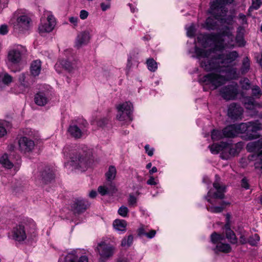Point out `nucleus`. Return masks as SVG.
Here are the masks:
<instances>
[{
  "mask_svg": "<svg viewBox=\"0 0 262 262\" xmlns=\"http://www.w3.org/2000/svg\"><path fill=\"white\" fill-rule=\"evenodd\" d=\"M252 6L250 8L255 10L258 9L262 4V0H251Z\"/></svg>",
  "mask_w": 262,
  "mask_h": 262,
  "instance_id": "nucleus-44",
  "label": "nucleus"
},
{
  "mask_svg": "<svg viewBox=\"0 0 262 262\" xmlns=\"http://www.w3.org/2000/svg\"><path fill=\"white\" fill-rule=\"evenodd\" d=\"M12 77L8 74H5L3 78V82L5 84H8L12 81Z\"/></svg>",
  "mask_w": 262,
  "mask_h": 262,
  "instance_id": "nucleus-48",
  "label": "nucleus"
},
{
  "mask_svg": "<svg viewBox=\"0 0 262 262\" xmlns=\"http://www.w3.org/2000/svg\"><path fill=\"white\" fill-rule=\"evenodd\" d=\"M89 206L88 202L82 199H77L75 200L71 207L76 212L79 213L86 210Z\"/></svg>",
  "mask_w": 262,
  "mask_h": 262,
  "instance_id": "nucleus-18",
  "label": "nucleus"
},
{
  "mask_svg": "<svg viewBox=\"0 0 262 262\" xmlns=\"http://www.w3.org/2000/svg\"><path fill=\"white\" fill-rule=\"evenodd\" d=\"M127 223L124 220H116L113 223L114 228L119 231L124 232L126 230Z\"/></svg>",
  "mask_w": 262,
  "mask_h": 262,
  "instance_id": "nucleus-31",
  "label": "nucleus"
},
{
  "mask_svg": "<svg viewBox=\"0 0 262 262\" xmlns=\"http://www.w3.org/2000/svg\"><path fill=\"white\" fill-rule=\"evenodd\" d=\"M242 84V87L243 89L248 90L250 87L249 81L248 79H244Z\"/></svg>",
  "mask_w": 262,
  "mask_h": 262,
  "instance_id": "nucleus-51",
  "label": "nucleus"
},
{
  "mask_svg": "<svg viewBox=\"0 0 262 262\" xmlns=\"http://www.w3.org/2000/svg\"><path fill=\"white\" fill-rule=\"evenodd\" d=\"M224 239V236L223 235L217 234L216 232H213L211 235V242L214 244H217L219 242H222Z\"/></svg>",
  "mask_w": 262,
  "mask_h": 262,
  "instance_id": "nucleus-38",
  "label": "nucleus"
},
{
  "mask_svg": "<svg viewBox=\"0 0 262 262\" xmlns=\"http://www.w3.org/2000/svg\"><path fill=\"white\" fill-rule=\"evenodd\" d=\"M260 238L257 234H254L250 236L248 240V243L252 246H256L259 241Z\"/></svg>",
  "mask_w": 262,
  "mask_h": 262,
  "instance_id": "nucleus-40",
  "label": "nucleus"
},
{
  "mask_svg": "<svg viewBox=\"0 0 262 262\" xmlns=\"http://www.w3.org/2000/svg\"><path fill=\"white\" fill-rule=\"evenodd\" d=\"M44 15L47 16V18H41L38 27L39 33L41 35L51 32L56 25L55 18L50 13L47 12Z\"/></svg>",
  "mask_w": 262,
  "mask_h": 262,
  "instance_id": "nucleus-8",
  "label": "nucleus"
},
{
  "mask_svg": "<svg viewBox=\"0 0 262 262\" xmlns=\"http://www.w3.org/2000/svg\"><path fill=\"white\" fill-rule=\"evenodd\" d=\"M223 130L221 131L217 129H213L211 133V138L213 141H218L224 138Z\"/></svg>",
  "mask_w": 262,
  "mask_h": 262,
  "instance_id": "nucleus-36",
  "label": "nucleus"
},
{
  "mask_svg": "<svg viewBox=\"0 0 262 262\" xmlns=\"http://www.w3.org/2000/svg\"><path fill=\"white\" fill-rule=\"evenodd\" d=\"M61 67L68 71H71L73 68L71 62L67 60H59L55 65V70L58 73L62 72Z\"/></svg>",
  "mask_w": 262,
  "mask_h": 262,
  "instance_id": "nucleus-23",
  "label": "nucleus"
},
{
  "mask_svg": "<svg viewBox=\"0 0 262 262\" xmlns=\"http://www.w3.org/2000/svg\"><path fill=\"white\" fill-rule=\"evenodd\" d=\"M63 152L66 156H69L71 161L70 165L74 169L84 171L88 166V160L86 154L84 151L72 149L69 150L68 147L63 149Z\"/></svg>",
  "mask_w": 262,
  "mask_h": 262,
  "instance_id": "nucleus-2",
  "label": "nucleus"
},
{
  "mask_svg": "<svg viewBox=\"0 0 262 262\" xmlns=\"http://www.w3.org/2000/svg\"><path fill=\"white\" fill-rule=\"evenodd\" d=\"M98 191L102 195H104L107 194H112L116 191V189L114 185H111L110 187L106 186H99Z\"/></svg>",
  "mask_w": 262,
  "mask_h": 262,
  "instance_id": "nucleus-30",
  "label": "nucleus"
},
{
  "mask_svg": "<svg viewBox=\"0 0 262 262\" xmlns=\"http://www.w3.org/2000/svg\"><path fill=\"white\" fill-rule=\"evenodd\" d=\"M216 17H208L207 18L205 22V27L208 30H214L216 28L217 19Z\"/></svg>",
  "mask_w": 262,
  "mask_h": 262,
  "instance_id": "nucleus-34",
  "label": "nucleus"
},
{
  "mask_svg": "<svg viewBox=\"0 0 262 262\" xmlns=\"http://www.w3.org/2000/svg\"><path fill=\"white\" fill-rule=\"evenodd\" d=\"M148 69L152 72H155L158 68L157 62L153 58L148 59L146 61Z\"/></svg>",
  "mask_w": 262,
  "mask_h": 262,
  "instance_id": "nucleus-39",
  "label": "nucleus"
},
{
  "mask_svg": "<svg viewBox=\"0 0 262 262\" xmlns=\"http://www.w3.org/2000/svg\"><path fill=\"white\" fill-rule=\"evenodd\" d=\"M239 242L241 244H245L248 243V240L244 234H241L239 237Z\"/></svg>",
  "mask_w": 262,
  "mask_h": 262,
  "instance_id": "nucleus-59",
  "label": "nucleus"
},
{
  "mask_svg": "<svg viewBox=\"0 0 262 262\" xmlns=\"http://www.w3.org/2000/svg\"><path fill=\"white\" fill-rule=\"evenodd\" d=\"M30 26L31 19L26 15H22L18 17L16 24L14 25V29L23 32L28 30Z\"/></svg>",
  "mask_w": 262,
  "mask_h": 262,
  "instance_id": "nucleus-14",
  "label": "nucleus"
},
{
  "mask_svg": "<svg viewBox=\"0 0 262 262\" xmlns=\"http://www.w3.org/2000/svg\"><path fill=\"white\" fill-rule=\"evenodd\" d=\"M197 40L204 48H211L209 50L195 48V53L200 60L201 67L206 71L215 72L208 74L200 79L204 85H209L211 90L216 89L230 80L238 78L240 73L244 74L249 71L250 63L248 57L244 58L239 71L234 67V61L239 57L237 51L217 55L215 53L216 51L234 47V36L229 28L221 34H201Z\"/></svg>",
  "mask_w": 262,
  "mask_h": 262,
  "instance_id": "nucleus-1",
  "label": "nucleus"
},
{
  "mask_svg": "<svg viewBox=\"0 0 262 262\" xmlns=\"http://www.w3.org/2000/svg\"><path fill=\"white\" fill-rule=\"evenodd\" d=\"M134 237L132 235H129L127 237H124L122 241L121 245L122 247L128 248L133 244Z\"/></svg>",
  "mask_w": 262,
  "mask_h": 262,
  "instance_id": "nucleus-37",
  "label": "nucleus"
},
{
  "mask_svg": "<svg viewBox=\"0 0 262 262\" xmlns=\"http://www.w3.org/2000/svg\"><path fill=\"white\" fill-rule=\"evenodd\" d=\"M41 69V62L40 60H35L32 62L30 66V72L34 76L39 75Z\"/></svg>",
  "mask_w": 262,
  "mask_h": 262,
  "instance_id": "nucleus-26",
  "label": "nucleus"
},
{
  "mask_svg": "<svg viewBox=\"0 0 262 262\" xmlns=\"http://www.w3.org/2000/svg\"><path fill=\"white\" fill-rule=\"evenodd\" d=\"M147 184L150 185H157V182L154 177H151L149 178V179L147 181Z\"/></svg>",
  "mask_w": 262,
  "mask_h": 262,
  "instance_id": "nucleus-57",
  "label": "nucleus"
},
{
  "mask_svg": "<svg viewBox=\"0 0 262 262\" xmlns=\"http://www.w3.org/2000/svg\"><path fill=\"white\" fill-rule=\"evenodd\" d=\"M54 178V174L53 170L48 168L40 173L39 180L43 183H47Z\"/></svg>",
  "mask_w": 262,
  "mask_h": 262,
  "instance_id": "nucleus-22",
  "label": "nucleus"
},
{
  "mask_svg": "<svg viewBox=\"0 0 262 262\" xmlns=\"http://www.w3.org/2000/svg\"><path fill=\"white\" fill-rule=\"evenodd\" d=\"M245 29L244 27L239 26L237 28L235 41L238 47H244L246 45V41L244 39Z\"/></svg>",
  "mask_w": 262,
  "mask_h": 262,
  "instance_id": "nucleus-21",
  "label": "nucleus"
},
{
  "mask_svg": "<svg viewBox=\"0 0 262 262\" xmlns=\"http://www.w3.org/2000/svg\"><path fill=\"white\" fill-rule=\"evenodd\" d=\"M146 152L149 156H152L154 154V148H150L149 145L147 144L145 146Z\"/></svg>",
  "mask_w": 262,
  "mask_h": 262,
  "instance_id": "nucleus-49",
  "label": "nucleus"
},
{
  "mask_svg": "<svg viewBox=\"0 0 262 262\" xmlns=\"http://www.w3.org/2000/svg\"><path fill=\"white\" fill-rule=\"evenodd\" d=\"M234 0H214L210 4L211 13L216 15V17H220L226 14L227 9L225 6L230 5Z\"/></svg>",
  "mask_w": 262,
  "mask_h": 262,
  "instance_id": "nucleus-6",
  "label": "nucleus"
},
{
  "mask_svg": "<svg viewBox=\"0 0 262 262\" xmlns=\"http://www.w3.org/2000/svg\"><path fill=\"white\" fill-rule=\"evenodd\" d=\"M116 262H129L126 257H122L118 258Z\"/></svg>",
  "mask_w": 262,
  "mask_h": 262,
  "instance_id": "nucleus-61",
  "label": "nucleus"
},
{
  "mask_svg": "<svg viewBox=\"0 0 262 262\" xmlns=\"http://www.w3.org/2000/svg\"><path fill=\"white\" fill-rule=\"evenodd\" d=\"M243 109L239 105L235 103H231L228 107V115L233 120L241 119Z\"/></svg>",
  "mask_w": 262,
  "mask_h": 262,
  "instance_id": "nucleus-15",
  "label": "nucleus"
},
{
  "mask_svg": "<svg viewBox=\"0 0 262 262\" xmlns=\"http://www.w3.org/2000/svg\"><path fill=\"white\" fill-rule=\"evenodd\" d=\"M226 229V235L227 238L229 241L233 244H235L237 242V239L236 237L235 234L233 231L230 228V226L228 223H227L225 226Z\"/></svg>",
  "mask_w": 262,
  "mask_h": 262,
  "instance_id": "nucleus-28",
  "label": "nucleus"
},
{
  "mask_svg": "<svg viewBox=\"0 0 262 262\" xmlns=\"http://www.w3.org/2000/svg\"><path fill=\"white\" fill-rule=\"evenodd\" d=\"M118 113L117 118L120 121L130 122L132 121L133 106L129 102H125L118 105L117 107Z\"/></svg>",
  "mask_w": 262,
  "mask_h": 262,
  "instance_id": "nucleus-3",
  "label": "nucleus"
},
{
  "mask_svg": "<svg viewBox=\"0 0 262 262\" xmlns=\"http://www.w3.org/2000/svg\"><path fill=\"white\" fill-rule=\"evenodd\" d=\"M242 186L243 187L248 189L249 188V184L248 183V181L246 179L243 178L242 180Z\"/></svg>",
  "mask_w": 262,
  "mask_h": 262,
  "instance_id": "nucleus-60",
  "label": "nucleus"
},
{
  "mask_svg": "<svg viewBox=\"0 0 262 262\" xmlns=\"http://www.w3.org/2000/svg\"><path fill=\"white\" fill-rule=\"evenodd\" d=\"M18 143L20 149L25 152L31 151L35 146L34 141L26 137L21 138Z\"/></svg>",
  "mask_w": 262,
  "mask_h": 262,
  "instance_id": "nucleus-17",
  "label": "nucleus"
},
{
  "mask_svg": "<svg viewBox=\"0 0 262 262\" xmlns=\"http://www.w3.org/2000/svg\"><path fill=\"white\" fill-rule=\"evenodd\" d=\"M49 101V98L43 92L37 93L34 96V102L39 106H44Z\"/></svg>",
  "mask_w": 262,
  "mask_h": 262,
  "instance_id": "nucleus-24",
  "label": "nucleus"
},
{
  "mask_svg": "<svg viewBox=\"0 0 262 262\" xmlns=\"http://www.w3.org/2000/svg\"><path fill=\"white\" fill-rule=\"evenodd\" d=\"M90 39L89 33L84 31L80 33L77 37L75 45L77 48H80L82 46L86 45Z\"/></svg>",
  "mask_w": 262,
  "mask_h": 262,
  "instance_id": "nucleus-20",
  "label": "nucleus"
},
{
  "mask_svg": "<svg viewBox=\"0 0 262 262\" xmlns=\"http://www.w3.org/2000/svg\"><path fill=\"white\" fill-rule=\"evenodd\" d=\"M246 149L249 152L259 151L254 165L256 168L262 169V141L249 142L246 146Z\"/></svg>",
  "mask_w": 262,
  "mask_h": 262,
  "instance_id": "nucleus-9",
  "label": "nucleus"
},
{
  "mask_svg": "<svg viewBox=\"0 0 262 262\" xmlns=\"http://www.w3.org/2000/svg\"><path fill=\"white\" fill-rule=\"evenodd\" d=\"M240 128L242 129L243 133H247L246 139L251 140L256 138V137L252 134V133H255L258 130H262V123L259 121H251L247 123L240 124Z\"/></svg>",
  "mask_w": 262,
  "mask_h": 262,
  "instance_id": "nucleus-4",
  "label": "nucleus"
},
{
  "mask_svg": "<svg viewBox=\"0 0 262 262\" xmlns=\"http://www.w3.org/2000/svg\"><path fill=\"white\" fill-rule=\"evenodd\" d=\"M101 8L102 11H104L110 8L111 4L106 2H103L101 4Z\"/></svg>",
  "mask_w": 262,
  "mask_h": 262,
  "instance_id": "nucleus-52",
  "label": "nucleus"
},
{
  "mask_svg": "<svg viewBox=\"0 0 262 262\" xmlns=\"http://www.w3.org/2000/svg\"><path fill=\"white\" fill-rule=\"evenodd\" d=\"M97 195V192L96 191H94V190H92L90 193H89V196L90 197L92 198H94Z\"/></svg>",
  "mask_w": 262,
  "mask_h": 262,
  "instance_id": "nucleus-62",
  "label": "nucleus"
},
{
  "mask_svg": "<svg viewBox=\"0 0 262 262\" xmlns=\"http://www.w3.org/2000/svg\"><path fill=\"white\" fill-rule=\"evenodd\" d=\"M26 51V49L21 45L13 47L8 52V61L14 64L19 63L23 60Z\"/></svg>",
  "mask_w": 262,
  "mask_h": 262,
  "instance_id": "nucleus-7",
  "label": "nucleus"
},
{
  "mask_svg": "<svg viewBox=\"0 0 262 262\" xmlns=\"http://www.w3.org/2000/svg\"><path fill=\"white\" fill-rule=\"evenodd\" d=\"M0 164L6 169H11L14 166L13 162L10 160L7 154H4L0 156Z\"/></svg>",
  "mask_w": 262,
  "mask_h": 262,
  "instance_id": "nucleus-29",
  "label": "nucleus"
},
{
  "mask_svg": "<svg viewBox=\"0 0 262 262\" xmlns=\"http://www.w3.org/2000/svg\"><path fill=\"white\" fill-rule=\"evenodd\" d=\"M128 203L130 205H134L137 203V199L133 195H130L128 200Z\"/></svg>",
  "mask_w": 262,
  "mask_h": 262,
  "instance_id": "nucleus-54",
  "label": "nucleus"
},
{
  "mask_svg": "<svg viewBox=\"0 0 262 262\" xmlns=\"http://www.w3.org/2000/svg\"><path fill=\"white\" fill-rule=\"evenodd\" d=\"M254 101L253 98L249 97L248 98V102H245V105L247 108L251 109L254 105Z\"/></svg>",
  "mask_w": 262,
  "mask_h": 262,
  "instance_id": "nucleus-47",
  "label": "nucleus"
},
{
  "mask_svg": "<svg viewBox=\"0 0 262 262\" xmlns=\"http://www.w3.org/2000/svg\"><path fill=\"white\" fill-rule=\"evenodd\" d=\"M78 20L79 19L77 17H71L69 18L70 22L73 24L74 26L77 25Z\"/></svg>",
  "mask_w": 262,
  "mask_h": 262,
  "instance_id": "nucleus-58",
  "label": "nucleus"
},
{
  "mask_svg": "<svg viewBox=\"0 0 262 262\" xmlns=\"http://www.w3.org/2000/svg\"><path fill=\"white\" fill-rule=\"evenodd\" d=\"M9 237L17 242H23L27 238V232L24 223H20L13 227Z\"/></svg>",
  "mask_w": 262,
  "mask_h": 262,
  "instance_id": "nucleus-10",
  "label": "nucleus"
},
{
  "mask_svg": "<svg viewBox=\"0 0 262 262\" xmlns=\"http://www.w3.org/2000/svg\"><path fill=\"white\" fill-rule=\"evenodd\" d=\"M97 249L100 256L99 262H103L104 260L108 259L114 254L115 248L103 243H100Z\"/></svg>",
  "mask_w": 262,
  "mask_h": 262,
  "instance_id": "nucleus-12",
  "label": "nucleus"
},
{
  "mask_svg": "<svg viewBox=\"0 0 262 262\" xmlns=\"http://www.w3.org/2000/svg\"><path fill=\"white\" fill-rule=\"evenodd\" d=\"M252 94L256 98H259L261 95L260 89L258 86H254L252 89Z\"/></svg>",
  "mask_w": 262,
  "mask_h": 262,
  "instance_id": "nucleus-42",
  "label": "nucleus"
},
{
  "mask_svg": "<svg viewBox=\"0 0 262 262\" xmlns=\"http://www.w3.org/2000/svg\"><path fill=\"white\" fill-rule=\"evenodd\" d=\"M9 122L2 120L0 121V138L5 136L7 133V130L10 128Z\"/></svg>",
  "mask_w": 262,
  "mask_h": 262,
  "instance_id": "nucleus-33",
  "label": "nucleus"
},
{
  "mask_svg": "<svg viewBox=\"0 0 262 262\" xmlns=\"http://www.w3.org/2000/svg\"><path fill=\"white\" fill-rule=\"evenodd\" d=\"M156 233V230H151L149 232H146L145 236L148 238H152L155 236Z\"/></svg>",
  "mask_w": 262,
  "mask_h": 262,
  "instance_id": "nucleus-56",
  "label": "nucleus"
},
{
  "mask_svg": "<svg viewBox=\"0 0 262 262\" xmlns=\"http://www.w3.org/2000/svg\"><path fill=\"white\" fill-rule=\"evenodd\" d=\"M87 125V122L83 119L72 121L68 128V132L72 137L76 139L80 138L85 132Z\"/></svg>",
  "mask_w": 262,
  "mask_h": 262,
  "instance_id": "nucleus-5",
  "label": "nucleus"
},
{
  "mask_svg": "<svg viewBox=\"0 0 262 262\" xmlns=\"http://www.w3.org/2000/svg\"><path fill=\"white\" fill-rule=\"evenodd\" d=\"M157 171V168L156 167H153L149 171L150 174H152Z\"/></svg>",
  "mask_w": 262,
  "mask_h": 262,
  "instance_id": "nucleus-63",
  "label": "nucleus"
},
{
  "mask_svg": "<svg viewBox=\"0 0 262 262\" xmlns=\"http://www.w3.org/2000/svg\"><path fill=\"white\" fill-rule=\"evenodd\" d=\"M117 170L114 166H110L108 170L105 173V177L107 181L112 182L116 178Z\"/></svg>",
  "mask_w": 262,
  "mask_h": 262,
  "instance_id": "nucleus-32",
  "label": "nucleus"
},
{
  "mask_svg": "<svg viewBox=\"0 0 262 262\" xmlns=\"http://www.w3.org/2000/svg\"><path fill=\"white\" fill-rule=\"evenodd\" d=\"M239 124H232L226 127L223 129L225 137L234 138L239 134H242L243 131L240 128Z\"/></svg>",
  "mask_w": 262,
  "mask_h": 262,
  "instance_id": "nucleus-16",
  "label": "nucleus"
},
{
  "mask_svg": "<svg viewBox=\"0 0 262 262\" xmlns=\"http://www.w3.org/2000/svg\"><path fill=\"white\" fill-rule=\"evenodd\" d=\"M215 250L224 253H229L231 250V246L228 244L219 242L216 246Z\"/></svg>",
  "mask_w": 262,
  "mask_h": 262,
  "instance_id": "nucleus-35",
  "label": "nucleus"
},
{
  "mask_svg": "<svg viewBox=\"0 0 262 262\" xmlns=\"http://www.w3.org/2000/svg\"><path fill=\"white\" fill-rule=\"evenodd\" d=\"M31 76L26 73H21L18 77L19 86L22 88L23 90L28 89L33 83V80L31 79Z\"/></svg>",
  "mask_w": 262,
  "mask_h": 262,
  "instance_id": "nucleus-19",
  "label": "nucleus"
},
{
  "mask_svg": "<svg viewBox=\"0 0 262 262\" xmlns=\"http://www.w3.org/2000/svg\"><path fill=\"white\" fill-rule=\"evenodd\" d=\"M64 262H89L86 255H81L79 250L69 253L64 257Z\"/></svg>",
  "mask_w": 262,
  "mask_h": 262,
  "instance_id": "nucleus-13",
  "label": "nucleus"
},
{
  "mask_svg": "<svg viewBox=\"0 0 262 262\" xmlns=\"http://www.w3.org/2000/svg\"><path fill=\"white\" fill-rule=\"evenodd\" d=\"M221 96L226 100H234L238 93V85L233 83L222 88L220 90Z\"/></svg>",
  "mask_w": 262,
  "mask_h": 262,
  "instance_id": "nucleus-11",
  "label": "nucleus"
},
{
  "mask_svg": "<svg viewBox=\"0 0 262 262\" xmlns=\"http://www.w3.org/2000/svg\"><path fill=\"white\" fill-rule=\"evenodd\" d=\"M137 179L138 180V181L140 182H141L143 181V178L140 176H137Z\"/></svg>",
  "mask_w": 262,
  "mask_h": 262,
  "instance_id": "nucleus-64",
  "label": "nucleus"
},
{
  "mask_svg": "<svg viewBox=\"0 0 262 262\" xmlns=\"http://www.w3.org/2000/svg\"><path fill=\"white\" fill-rule=\"evenodd\" d=\"M238 18L239 19L240 23L242 25V27H244L245 28L244 26L247 24V21L246 15L242 13H240L238 16Z\"/></svg>",
  "mask_w": 262,
  "mask_h": 262,
  "instance_id": "nucleus-46",
  "label": "nucleus"
},
{
  "mask_svg": "<svg viewBox=\"0 0 262 262\" xmlns=\"http://www.w3.org/2000/svg\"><path fill=\"white\" fill-rule=\"evenodd\" d=\"M8 27L3 25L0 27V34L5 35L8 33Z\"/></svg>",
  "mask_w": 262,
  "mask_h": 262,
  "instance_id": "nucleus-53",
  "label": "nucleus"
},
{
  "mask_svg": "<svg viewBox=\"0 0 262 262\" xmlns=\"http://www.w3.org/2000/svg\"><path fill=\"white\" fill-rule=\"evenodd\" d=\"M213 185L216 190V192L213 193L212 196L214 198L223 199L225 192V187L220 185L217 182H215Z\"/></svg>",
  "mask_w": 262,
  "mask_h": 262,
  "instance_id": "nucleus-27",
  "label": "nucleus"
},
{
  "mask_svg": "<svg viewBox=\"0 0 262 262\" xmlns=\"http://www.w3.org/2000/svg\"><path fill=\"white\" fill-rule=\"evenodd\" d=\"M139 236L145 235L146 234V229L144 226H141L138 230Z\"/></svg>",
  "mask_w": 262,
  "mask_h": 262,
  "instance_id": "nucleus-50",
  "label": "nucleus"
},
{
  "mask_svg": "<svg viewBox=\"0 0 262 262\" xmlns=\"http://www.w3.org/2000/svg\"><path fill=\"white\" fill-rule=\"evenodd\" d=\"M195 32V27L193 24H191L187 29V34L189 37H192L194 35Z\"/></svg>",
  "mask_w": 262,
  "mask_h": 262,
  "instance_id": "nucleus-45",
  "label": "nucleus"
},
{
  "mask_svg": "<svg viewBox=\"0 0 262 262\" xmlns=\"http://www.w3.org/2000/svg\"><path fill=\"white\" fill-rule=\"evenodd\" d=\"M118 212L122 217H126L127 215L128 209L126 207L122 206L119 208Z\"/></svg>",
  "mask_w": 262,
  "mask_h": 262,
  "instance_id": "nucleus-43",
  "label": "nucleus"
},
{
  "mask_svg": "<svg viewBox=\"0 0 262 262\" xmlns=\"http://www.w3.org/2000/svg\"><path fill=\"white\" fill-rule=\"evenodd\" d=\"M224 209L222 206H209L207 207V210L212 213H220Z\"/></svg>",
  "mask_w": 262,
  "mask_h": 262,
  "instance_id": "nucleus-41",
  "label": "nucleus"
},
{
  "mask_svg": "<svg viewBox=\"0 0 262 262\" xmlns=\"http://www.w3.org/2000/svg\"><path fill=\"white\" fill-rule=\"evenodd\" d=\"M89 13L88 11L82 10L80 12V17L82 19H85L88 16Z\"/></svg>",
  "mask_w": 262,
  "mask_h": 262,
  "instance_id": "nucleus-55",
  "label": "nucleus"
},
{
  "mask_svg": "<svg viewBox=\"0 0 262 262\" xmlns=\"http://www.w3.org/2000/svg\"><path fill=\"white\" fill-rule=\"evenodd\" d=\"M228 146V144L226 142H222L220 143H214L209 146L210 151L212 154H217L219 152L223 151Z\"/></svg>",
  "mask_w": 262,
  "mask_h": 262,
  "instance_id": "nucleus-25",
  "label": "nucleus"
}]
</instances>
